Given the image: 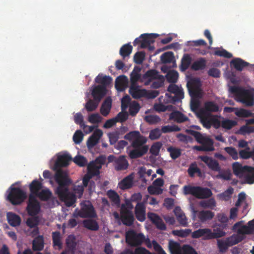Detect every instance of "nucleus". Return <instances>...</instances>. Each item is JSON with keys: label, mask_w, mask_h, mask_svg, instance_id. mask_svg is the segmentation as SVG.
I'll list each match as a JSON object with an SVG mask.
<instances>
[{"label": "nucleus", "mask_w": 254, "mask_h": 254, "mask_svg": "<svg viewBox=\"0 0 254 254\" xmlns=\"http://www.w3.org/2000/svg\"><path fill=\"white\" fill-rule=\"evenodd\" d=\"M72 160L71 155L68 153L59 155L53 167L56 171L55 180L58 184L56 190L59 199L67 207L71 206L76 201L74 194L69 191L68 187L71 184L72 181L69 178L67 173L61 169L67 166Z\"/></svg>", "instance_id": "nucleus-1"}, {"label": "nucleus", "mask_w": 254, "mask_h": 254, "mask_svg": "<svg viewBox=\"0 0 254 254\" xmlns=\"http://www.w3.org/2000/svg\"><path fill=\"white\" fill-rule=\"evenodd\" d=\"M146 142V138L141 134L132 140L131 146L133 149L128 152L129 157L132 159H136L145 154L149 149L148 146L145 144Z\"/></svg>", "instance_id": "nucleus-2"}, {"label": "nucleus", "mask_w": 254, "mask_h": 254, "mask_svg": "<svg viewBox=\"0 0 254 254\" xmlns=\"http://www.w3.org/2000/svg\"><path fill=\"white\" fill-rule=\"evenodd\" d=\"M230 90L235 94L240 102L246 106L251 107L254 105V94L252 90L236 86H231Z\"/></svg>", "instance_id": "nucleus-3"}, {"label": "nucleus", "mask_w": 254, "mask_h": 254, "mask_svg": "<svg viewBox=\"0 0 254 254\" xmlns=\"http://www.w3.org/2000/svg\"><path fill=\"white\" fill-rule=\"evenodd\" d=\"M184 192L185 194H191L198 199H206L210 197L213 193L211 190L200 186H185Z\"/></svg>", "instance_id": "nucleus-4"}, {"label": "nucleus", "mask_w": 254, "mask_h": 254, "mask_svg": "<svg viewBox=\"0 0 254 254\" xmlns=\"http://www.w3.org/2000/svg\"><path fill=\"white\" fill-rule=\"evenodd\" d=\"M7 192L8 194L6 199L13 205L21 204L26 198V193L19 188L11 186Z\"/></svg>", "instance_id": "nucleus-5"}, {"label": "nucleus", "mask_w": 254, "mask_h": 254, "mask_svg": "<svg viewBox=\"0 0 254 254\" xmlns=\"http://www.w3.org/2000/svg\"><path fill=\"white\" fill-rule=\"evenodd\" d=\"M243 221H239L233 226L232 229L237 234H233L231 236L238 241V244L244 240L247 235L252 234L251 229L247 225H243Z\"/></svg>", "instance_id": "nucleus-6"}, {"label": "nucleus", "mask_w": 254, "mask_h": 254, "mask_svg": "<svg viewBox=\"0 0 254 254\" xmlns=\"http://www.w3.org/2000/svg\"><path fill=\"white\" fill-rule=\"evenodd\" d=\"M126 242L131 247H138L145 241L144 235L137 233L134 230H129L126 232Z\"/></svg>", "instance_id": "nucleus-7"}, {"label": "nucleus", "mask_w": 254, "mask_h": 254, "mask_svg": "<svg viewBox=\"0 0 254 254\" xmlns=\"http://www.w3.org/2000/svg\"><path fill=\"white\" fill-rule=\"evenodd\" d=\"M186 132L194 136L198 143L201 144L204 147L206 148L207 149L206 151L214 150V142L209 137L204 136L200 132L192 129H187Z\"/></svg>", "instance_id": "nucleus-8"}, {"label": "nucleus", "mask_w": 254, "mask_h": 254, "mask_svg": "<svg viewBox=\"0 0 254 254\" xmlns=\"http://www.w3.org/2000/svg\"><path fill=\"white\" fill-rule=\"evenodd\" d=\"M81 209L78 211L76 214H74L75 217L79 216L81 218H95L97 217V214L92 204L81 203Z\"/></svg>", "instance_id": "nucleus-9"}, {"label": "nucleus", "mask_w": 254, "mask_h": 254, "mask_svg": "<svg viewBox=\"0 0 254 254\" xmlns=\"http://www.w3.org/2000/svg\"><path fill=\"white\" fill-rule=\"evenodd\" d=\"M120 220L124 225L127 226H132L135 220L132 211L125 208V204H122L121 207Z\"/></svg>", "instance_id": "nucleus-10"}, {"label": "nucleus", "mask_w": 254, "mask_h": 254, "mask_svg": "<svg viewBox=\"0 0 254 254\" xmlns=\"http://www.w3.org/2000/svg\"><path fill=\"white\" fill-rule=\"evenodd\" d=\"M26 210L29 215L34 216L37 215L40 210V205L35 196L30 194L26 207Z\"/></svg>", "instance_id": "nucleus-11"}, {"label": "nucleus", "mask_w": 254, "mask_h": 254, "mask_svg": "<svg viewBox=\"0 0 254 254\" xmlns=\"http://www.w3.org/2000/svg\"><path fill=\"white\" fill-rule=\"evenodd\" d=\"M217 247L220 253H225L230 247L238 244V241L231 236L225 239H218L217 241Z\"/></svg>", "instance_id": "nucleus-12"}, {"label": "nucleus", "mask_w": 254, "mask_h": 254, "mask_svg": "<svg viewBox=\"0 0 254 254\" xmlns=\"http://www.w3.org/2000/svg\"><path fill=\"white\" fill-rule=\"evenodd\" d=\"M167 91L174 94L172 97L173 103H176L181 101L184 98V92L182 87H179L175 84H171L167 88Z\"/></svg>", "instance_id": "nucleus-13"}, {"label": "nucleus", "mask_w": 254, "mask_h": 254, "mask_svg": "<svg viewBox=\"0 0 254 254\" xmlns=\"http://www.w3.org/2000/svg\"><path fill=\"white\" fill-rule=\"evenodd\" d=\"M204 231L203 240H208L213 239H217L224 237L226 235V233L219 229L214 230V232L209 228L203 229Z\"/></svg>", "instance_id": "nucleus-14"}, {"label": "nucleus", "mask_w": 254, "mask_h": 254, "mask_svg": "<svg viewBox=\"0 0 254 254\" xmlns=\"http://www.w3.org/2000/svg\"><path fill=\"white\" fill-rule=\"evenodd\" d=\"M197 115L203 126L207 129L210 128L216 121V119L209 115L205 114L203 111H199Z\"/></svg>", "instance_id": "nucleus-15"}, {"label": "nucleus", "mask_w": 254, "mask_h": 254, "mask_svg": "<svg viewBox=\"0 0 254 254\" xmlns=\"http://www.w3.org/2000/svg\"><path fill=\"white\" fill-rule=\"evenodd\" d=\"M148 219L151 221L156 227L160 230H165L166 226L161 218L157 214L149 212L147 214Z\"/></svg>", "instance_id": "nucleus-16"}, {"label": "nucleus", "mask_w": 254, "mask_h": 254, "mask_svg": "<svg viewBox=\"0 0 254 254\" xmlns=\"http://www.w3.org/2000/svg\"><path fill=\"white\" fill-rule=\"evenodd\" d=\"M107 89L104 86L97 85L95 86L92 91V96L93 99L98 102L105 96L107 93Z\"/></svg>", "instance_id": "nucleus-17"}, {"label": "nucleus", "mask_w": 254, "mask_h": 254, "mask_svg": "<svg viewBox=\"0 0 254 254\" xmlns=\"http://www.w3.org/2000/svg\"><path fill=\"white\" fill-rule=\"evenodd\" d=\"M200 158L202 161L204 162L209 169L214 171H220V166L219 163L216 160L213 159L211 157L207 156H201Z\"/></svg>", "instance_id": "nucleus-18"}, {"label": "nucleus", "mask_w": 254, "mask_h": 254, "mask_svg": "<svg viewBox=\"0 0 254 254\" xmlns=\"http://www.w3.org/2000/svg\"><path fill=\"white\" fill-rule=\"evenodd\" d=\"M102 134L103 132L101 129H97L95 130L87 141V146L88 148H92L95 146L98 143Z\"/></svg>", "instance_id": "nucleus-19"}, {"label": "nucleus", "mask_w": 254, "mask_h": 254, "mask_svg": "<svg viewBox=\"0 0 254 254\" xmlns=\"http://www.w3.org/2000/svg\"><path fill=\"white\" fill-rule=\"evenodd\" d=\"M128 166V163L126 159V156L121 155L114 160V167L116 171L126 170Z\"/></svg>", "instance_id": "nucleus-20"}, {"label": "nucleus", "mask_w": 254, "mask_h": 254, "mask_svg": "<svg viewBox=\"0 0 254 254\" xmlns=\"http://www.w3.org/2000/svg\"><path fill=\"white\" fill-rule=\"evenodd\" d=\"M219 110L218 105L214 101H206L204 103V107L199 111H203L205 114L210 116L211 113H216Z\"/></svg>", "instance_id": "nucleus-21"}, {"label": "nucleus", "mask_w": 254, "mask_h": 254, "mask_svg": "<svg viewBox=\"0 0 254 254\" xmlns=\"http://www.w3.org/2000/svg\"><path fill=\"white\" fill-rule=\"evenodd\" d=\"M251 168L249 166H242L238 162H235L233 164L234 174L237 176H242L248 174L249 169Z\"/></svg>", "instance_id": "nucleus-22"}, {"label": "nucleus", "mask_w": 254, "mask_h": 254, "mask_svg": "<svg viewBox=\"0 0 254 254\" xmlns=\"http://www.w3.org/2000/svg\"><path fill=\"white\" fill-rule=\"evenodd\" d=\"M134 213L136 219L140 222L145 219V207L143 203H137L135 207Z\"/></svg>", "instance_id": "nucleus-23"}, {"label": "nucleus", "mask_w": 254, "mask_h": 254, "mask_svg": "<svg viewBox=\"0 0 254 254\" xmlns=\"http://www.w3.org/2000/svg\"><path fill=\"white\" fill-rule=\"evenodd\" d=\"M127 82V77L124 75L118 77L115 81V87L118 91H124Z\"/></svg>", "instance_id": "nucleus-24"}, {"label": "nucleus", "mask_w": 254, "mask_h": 254, "mask_svg": "<svg viewBox=\"0 0 254 254\" xmlns=\"http://www.w3.org/2000/svg\"><path fill=\"white\" fill-rule=\"evenodd\" d=\"M169 119L178 123H183L189 120L188 117L178 111L172 112L170 114Z\"/></svg>", "instance_id": "nucleus-25"}, {"label": "nucleus", "mask_w": 254, "mask_h": 254, "mask_svg": "<svg viewBox=\"0 0 254 254\" xmlns=\"http://www.w3.org/2000/svg\"><path fill=\"white\" fill-rule=\"evenodd\" d=\"M174 213L177 217V221L180 224L184 227L188 226L187 218L179 207H176L174 210Z\"/></svg>", "instance_id": "nucleus-26"}, {"label": "nucleus", "mask_w": 254, "mask_h": 254, "mask_svg": "<svg viewBox=\"0 0 254 254\" xmlns=\"http://www.w3.org/2000/svg\"><path fill=\"white\" fill-rule=\"evenodd\" d=\"M95 81L97 83L101 84L100 86H104L107 89V87L111 84L112 78L109 76L100 73L95 78Z\"/></svg>", "instance_id": "nucleus-27"}, {"label": "nucleus", "mask_w": 254, "mask_h": 254, "mask_svg": "<svg viewBox=\"0 0 254 254\" xmlns=\"http://www.w3.org/2000/svg\"><path fill=\"white\" fill-rule=\"evenodd\" d=\"M112 100L110 97H107L102 104L100 108L101 114L106 117L110 112L112 108Z\"/></svg>", "instance_id": "nucleus-28"}, {"label": "nucleus", "mask_w": 254, "mask_h": 254, "mask_svg": "<svg viewBox=\"0 0 254 254\" xmlns=\"http://www.w3.org/2000/svg\"><path fill=\"white\" fill-rule=\"evenodd\" d=\"M7 219L9 225L13 227L19 226L21 221L20 216L12 212L7 213Z\"/></svg>", "instance_id": "nucleus-29"}, {"label": "nucleus", "mask_w": 254, "mask_h": 254, "mask_svg": "<svg viewBox=\"0 0 254 254\" xmlns=\"http://www.w3.org/2000/svg\"><path fill=\"white\" fill-rule=\"evenodd\" d=\"M232 66H233L237 70L242 71L243 68L247 66L249 63L243 61L240 58H235L230 63Z\"/></svg>", "instance_id": "nucleus-30"}, {"label": "nucleus", "mask_w": 254, "mask_h": 254, "mask_svg": "<svg viewBox=\"0 0 254 254\" xmlns=\"http://www.w3.org/2000/svg\"><path fill=\"white\" fill-rule=\"evenodd\" d=\"M214 216V213L210 210H201L197 214L199 221L202 223L211 220Z\"/></svg>", "instance_id": "nucleus-31"}, {"label": "nucleus", "mask_w": 254, "mask_h": 254, "mask_svg": "<svg viewBox=\"0 0 254 254\" xmlns=\"http://www.w3.org/2000/svg\"><path fill=\"white\" fill-rule=\"evenodd\" d=\"M42 183L41 182H40L36 179L32 181L29 186V190L31 192L30 194H32L34 196L36 195V194H37V193L42 189Z\"/></svg>", "instance_id": "nucleus-32"}, {"label": "nucleus", "mask_w": 254, "mask_h": 254, "mask_svg": "<svg viewBox=\"0 0 254 254\" xmlns=\"http://www.w3.org/2000/svg\"><path fill=\"white\" fill-rule=\"evenodd\" d=\"M206 66V60L204 58H200L194 62L191 65V69L194 71L204 69Z\"/></svg>", "instance_id": "nucleus-33"}, {"label": "nucleus", "mask_w": 254, "mask_h": 254, "mask_svg": "<svg viewBox=\"0 0 254 254\" xmlns=\"http://www.w3.org/2000/svg\"><path fill=\"white\" fill-rule=\"evenodd\" d=\"M44 248V239L42 236L36 237L32 242V250L34 251H40Z\"/></svg>", "instance_id": "nucleus-34"}, {"label": "nucleus", "mask_w": 254, "mask_h": 254, "mask_svg": "<svg viewBox=\"0 0 254 254\" xmlns=\"http://www.w3.org/2000/svg\"><path fill=\"white\" fill-rule=\"evenodd\" d=\"M129 92L134 99H138L143 96L146 91L145 89H139L137 87L131 86L129 90Z\"/></svg>", "instance_id": "nucleus-35"}, {"label": "nucleus", "mask_w": 254, "mask_h": 254, "mask_svg": "<svg viewBox=\"0 0 254 254\" xmlns=\"http://www.w3.org/2000/svg\"><path fill=\"white\" fill-rule=\"evenodd\" d=\"M145 77L149 81L154 79H162L163 76L159 74V72L156 69H150L146 72Z\"/></svg>", "instance_id": "nucleus-36"}, {"label": "nucleus", "mask_w": 254, "mask_h": 254, "mask_svg": "<svg viewBox=\"0 0 254 254\" xmlns=\"http://www.w3.org/2000/svg\"><path fill=\"white\" fill-rule=\"evenodd\" d=\"M192 61V58L189 54H184L181 60V69L185 71L190 66Z\"/></svg>", "instance_id": "nucleus-37"}, {"label": "nucleus", "mask_w": 254, "mask_h": 254, "mask_svg": "<svg viewBox=\"0 0 254 254\" xmlns=\"http://www.w3.org/2000/svg\"><path fill=\"white\" fill-rule=\"evenodd\" d=\"M84 226L89 230L97 231L99 229V225L97 222L92 219H86L83 221Z\"/></svg>", "instance_id": "nucleus-38"}, {"label": "nucleus", "mask_w": 254, "mask_h": 254, "mask_svg": "<svg viewBox=\"0 0 254 254\" xmlns=\"http://www.w3.org/2000/svg\"><path fill=\"white\" fill-rule=\"evenodd\" d=\"M52 194V193L49 189H45L42 190L35 196H37L42 201H47L50 198Z\"/></svg>", "instance_id": "nucleus-39"}, {"label": "nucleus", "mask_w": 254, "mask_h": 254, "mask_svg": "<svg viewBox=\"0 0 254 254\" xmlns=\"http://www.w3.org/2000/svg\"><path fill=\"white\" fill-rule=\"evenodd\" d=\"M188 173L190 177H193L197 173L199 177L201 176L200 169L197 167L195 162L191 163L188 169Z\"/></svg>", "instance_id": "nucleus-40"}, {"label": "nucleus", "mask_w": 254, "mask_h": 254, "mask_svg": "<svg viewBox=\"0 0 254 254\" xmlns=\"http://www.w3.org/2000/svg\"><path fill=\"white\" fill-rule=\"evenodd\" d=\"M107 194L113 204L115 205L120 204V196L119 194L115 190H110L107 191Z\"/></svg>", "instance_id": "nucleus-41"}, {"label": "nucleus", "mask_w": 254, "mask_h": 254, "mask_svg": "<svg viewBox=\"0 0 254 254\" xmlns=\"http://www.w3.org/2000/svg\"><path fill=\"white\" fill-rule=\"evenodd\" d=\"M101 166H98L96 165L94 163H91L88 165L87 169L88 172L91 176L92 177L97 176L99 175L100 171L99 170L101 169Z\"/></svg>", "instance_id": "nucleus-42"}, {"label": "nucleus", "mask_w": 254, "mask_h": 254, "mask_svg": "<svg viewBox=\"0 0 254 254\" xmlns=\"http://www.w3.org/2000/svg\"><path fill=\"white\" fill-rule=\"evenodd\" d=\"M174 59V53L171 51L163 53L160 57L161 62L163 64L171 63Z\"/></svg>", "instance_id": "nucleus-43"}, {"label": "nucleus", "mask_w": 254, "mask_h": 254, "mask_svg": "<svg viewBox=\"0 0 254 254\" xmlns=\"http://www.w3.org/2000/svg\"><path fill=\"white\" fill-rule=\"evenodd\" d=\"M132 50V46L128 43L124 45L120 49V54L124 58L128 56L131 53Z\"/></svg>", "instance_id": "nucleus-44"}, {"label": "nucleus", "mask_w": 254, "mask_h": 254, "mask_svg": "<svg viewBox=\"0 0 254 254\" xmlns=\"http://www.w3.org/2000/svg\"><path fill=\"white\" fill-rule=\"evenodd\" d=\"M52 240L54 246H57L61 249L62 246L61 242V233L59 231H55L52 233Z\"/></svg>", "instance_id": "nucleus-45"}, {"label": "nucleus", "mask_w": 254, "mask_h": 254, "mask_svg": "<svg viewBox=\"0 0 254 254\" xmlns=\"http://www.w3.org/2000/svg\"><path fill=\"white\" fill-rule=\"evenodd\" d=\"M179 76L178 72L174 70L169 71L166 74L167 80L169 83H175L177 81Z\"/></svg>", "instance_id": "nucleus-46"}, {"label": "nucleus", "mask_w": 254, "mask_h": 254, "mask_svg": "<svg viewBox=\"0 0 254 254\" xmlns=\"http://www.w3.org/2000/svg\"><path fill=\"white\" fill-rule=\"evenodd\" d=\"M120 188L122 189H128L132 185V177L129 175L125 178L120 183Z\"/></svg>", "instance_id": "nucleus-47"}, {"label": "nucleus", "mask_w": 254, "mask_h": 254, "mask_svg": "<svg viewBox=\"0 0 254 254\" xmlns=\"http://www.w3.org/2000/svg\"><path fill=\"white\" fill-rule=\"evenodd\" d=\"M140 71V68L135 66L133 68V71L131 72L130 75V79L131 83L134 84L136 82L140 77V74H139V72Z\"/></svg>", "instance_id": "nucleus-48"}, {"label": "nucleus", "mask_w": 254, "mask_h": 254, "mask_svg": "<svg viewBox=\"0 0 254 254\" xmlns=\"http://www.w3.org/2000/svg\"><path fill=\"white\" fill-rule=\"evenodd\" d=\"M199 204L203 208L212 209L216 206V202L214 198H210L201 201Z\"/></svg>", "instance_id": "nucleus-49"}, {"label": "nucleus", "mask_w": 254, "mask_h": 254, "mask_svg": "<svg viewBox=\"0 0 254 254\" xmlns=\"http://www.w3.org/2000/svg\"><path fill=\"white\" fill-rule=\"evenodd\" d=\"M141 38V44L140 48L142 49L146 48L149 47L151 44L153 43V41L150 40L148 37L147 34H142L140 36Z\"/></svg>", "instance_id": "nucleus-50"}, {"label": "nucleus", "mask_w": 254, "mask_h": 254, "mask_svg": "<svg viewBox=\"0 0 254 254\" xmlns=\"http://www.w3.org/2000/svg\"><path fill=\"white\" fill-rule=\"evenodd\" d=\"M99 103L94 99H89L85 104V108L88 112H93L97 108Z\"/></svg>", "instance_id": "nucleus-51"}, {"label": "nucleus", "mask_w": 254, "mask_h": 254, "mask_svg": "<svg viewBox=\"0 0 254 254\" xmlns=\"http://www.w3.org/2000/svg\"><path fill=\"white\" fill-rule=\"evenodd\" d=\"M191 232V230L190 229H185L181 230H175L172 231V234L181 238H185L188 237Z\"/></svg>", "instance_id": "nucleus-52"}, {"label": "nucleus", "mask_w": 254, "mask_h": 254, "mask_svg": "<svg viewBox=\"0 0 254 254\" xmlns=\"http://www.w3.org/2000/svg\"><path fill=\"white\" fill-rule=\"evenodd\" d=\"M140 108L139 104L136 101L132 102L129 107V113L132 116H134L139 112Z\"/></svg>", "instance_id": "nucleus-53"}, {"label": "nucleus", "mask_w": 254, "mask_h": 254, "mask_svg": "<svg viewBox=\"0 0 254 254\" xmlns=\"http://www.w3.org/2000/svg\"><path fill=\"white\" fill-rule=\"evenodd\" d=\"M248 174L245 176V180L247 184H253L254 183V167L250 166Z\"/></svg>", "instance_id": "nucleus-54"}, {"label": "nucleus", "mask_w": 254, "mask_h": 254, "mask_svg": "<svg viewBox=\"0 0 254 254\" xmlns=\"http://www.w3.org/2000/svg\"><path fill=\"white\" fill-rule=\"evenodd\" d=\"M162 146V144L160 142H156L154 143L151 146L149 151L150 153L154 155H158L160 148Z\"/></svg>", "instance_id": "nucleus-55"}, {"label": "nucleus", "mask_w": 254, "mask_h": 254, "mask_svg": "<svg viewBox=\"0 0 254 254\" xmlns=\"http://www.w3.org/2000/svg\"><path fill=\"white\" fill-rule=\"evenodd\" d=\"M235 113L238 117L248 118L253 116V113L251 111L242 108L237 110Z\"/></svg>", "instance_id": "nucleus-56"}, {"label": "nucleus", "mask_w": 254, "mask_h": 254, "mask_svg": "<svg viewBox=\"0 0 254 254\" xmlns=\"http://www.w3.org/2000/svg\"><path fill=\"white\" fill-rule=\"evenodd\" d=\"M74 120L76 124L80 125V127H82L83 129H85L86 127H88L87 125L84 124L83 122V117L81 113H77L74 115Z\"/></svg>", "instance_id": "nucleus-57"}, {"label": "nucleus", "mask_w": 254, "mask_h": 254, "mask_svg": "<svg viewBox=\"0 0 254 254\" xmlns=\"http://www.w3.org/2000/svg\"><path fill=\"white\" fill-rule=\"evenodd\" d=\"M167 150L170 152V156L173 160L176 159L181 155V150L179 148L170 147Z\"/></svg>", "instance_id": "nucleus-58"}, {"label": "nucleus", "mask_w": 254, "mask_h": 254, "mask_svg": "<svg viewBox=\"0 0 254 254\" xmlns=\"http://www.w3.org/2000/svg\"><path fill=\"white\" fill-rule=\"evenodd\" d=\"M161 129L162 133H168L173 131H179L181 130V128L176 125H167L162 127Z\"/></svg>", "instance_id": "nucleus-59"}, {"label": "nucleus", "mask_w": 254, "mask_h": 254, "mask_svg": "<svg viewBox=\"0 0 254 254\" xmlns=\"http://www.w3.org/2000/svg\"><path fill=\"white\" fill-rule=\"evenodd\" d=\"M73 161L77 165L80 167H84L86 165L87 163V161L86 158L81 155H77L76 156Z\"/></svg>", "instance_id": "nucleus-60"}, {"label": "nucleus", "mask_w": 254, "mask_h": 254, "mask_svg": "<svg viewBox=\"0 0 254 254\" xmlns=\"http://www.w3.org/2000/svg\"><path fill=\"white\" fill-rule=\"evenodd\" d=\"M219 172V174L216 175L217 179H222L224 180H230L231 178V173L229 170H221Z\"/></svg>", "instance_id": "nucleus-61"}, {"label": "nucleus", "mask_w": 254, "mask_h": 254, "mask_svg": "<svg viewBox=\"0 0 254 254\" xmlns=\"http://www.w3.org/2000/svg\"><path fill=\"white\" fill-rule=\"evenodd\" d=\"M224 150L234 160L238 159L239 153L235 148L233 147H226L224 148Z\"/></svg>", "instance_id": "nucleus-62"}, {"label": "nucleus", "mask_w": 254, "mask_h": 254, "mask_svg": "<svg viewBox=\"0 0 254 254\" xmlns=\"http://www.w3.org/2000/svg\"><path fill=\"white\" fill-rule=\"evenodd\" d=\"M237 124V122L235 121L226 119L222 122L221 126L224 128L230 129L235 127Z\"/></svg>", "instance_id": "nucleus-63"}, {"label": "nucleus", "mask_w": 254, "mask_h": 254, "mask_svg": "<svg viewBox=\"0 0 254 254\" xmlns=\"http://www.w3.org/2000/svg\"><path fill=\"white\" fill-rule=\"evenodd\" d=\"M145 53L144 52H137L134 55V62L138 64H141L144 60Z\"/></svg>", "instance_id": "nucleus-64"}]
</instances>
